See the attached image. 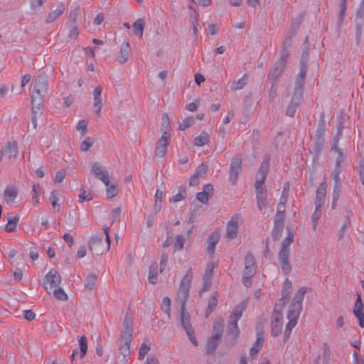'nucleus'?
Segmentation results:
<instances>
[{"label": "nucleus", "mask_w": 364, "mask_h": 364, "mask_svg": "<svg viewBox=\"0 0 364 364\" xmlns=\"http://www.w3.org/2000/svg\"><path fill=\"white\" fill-rule=\"evenodd\" d=\"M284 218V214L279 213L277 212L276 214V216H275V219H274L275 226L282 227L283 225Z\"/></svg>", "instance_id": "nucleus-62"}, {"label": "nucleus", "mask_w": 364, "mask_h": 364, "mask_svg": "<svg viewBox=\"0 0 364 364\" xmlns=\"http://www.w3.org/2000/svg\"><path fill=\"white\" fill-rule=\"evenodd\" d=\"M353 312L355 317L358 319V326L360 328H364L363 304L360 294L358 295Z\"/></svg>", "instance_id": "nucleus-18"}, {"label": "nucleus", "mask_w": 364, "mask_h": 364, "mask_svg": "<svg viewBox=\"0 0 364 364\" xmlns=\"http://www.w3.org/2000/svg\"><path fill=\"white\" fill-rule=\"evenodd\" d=\"M218 294L215 292L213 294L211 295V296L209 299L208 301V309L206 313V316L208 317L212 311L214 310V309L216 307L218 304Z\"/></svg>", "instance_id": "nucleus-37"}, {"label": "nucleus", "mask_w": 364, "mask_h": 364, "mask_svg": "<svg viewBox=\"0 0 364 364\" xmlns=\"http://www.w3.org/2000/svg\"><path fill=\"white\" fill-rule=\"evenodd\" d=\"M293 240H294V233L292 231L289 230L287 237H285V239L284 240V241L282 243L281 248L290 250L289 246L292 243Z\"/></svg>", "instance_id": "nucleus-42"}, {"label": "nucleus", "mask_w": 364, "mask_h": 364, "mask_svg": "<svg viewBox=\"0 0 364 364\" xmlns=\"http://www.w3.org/2000/svg\"><path fill=\"white\" fill-rule=\"evenodd\" d=\"M102 92V88L101 86L96 87L93 90V107L95 114L97 117L101 116V110L103 107Z\"/></svg>", "instance_id": "nucleus-13"}, {"label": "nucleus", "mask_w": 364, "mask_h": 364, "mask_svg": "<svg viewBox=\"0 0 364 364\" xmlns=\"http://www.w3.org/2000/svg\"><path fill=\"white\" fill-rule=\"evenodd\" d=\"M168 139L169 137L167 134V130H164L163 134L159 139L156 147L155 154L156 156L161 158L165 156L167 151Z\"/></svg>", "instance_id": "nucleus-16"}, {"label": "nucleus", "mask_w": 364, "mask_h": 364, "mask_svg": "<svg viewBox=\"0 0 364 364\" xmlns=\"http://www.w3.org/2000/svg\"><path fill=\"white\" fill-rule=\"evenodd\" d=\"M256 269L255 257L251 254H247L245 258V270L242 277V282L245 286L250 285V279L255 274Z\"/></svg>", "instance_id": "nucleus-8"}, {"label": "nucleus", "mask_w": 364, "mask_h": 364, "mask_svg": "<svg viewBox=\"0 0 364 364\" xmlns=\"http://www.w3.org/2000/svg\"><path fill=\"white\" fill-rule=\"evenodd\" d=\"M291 289H292L291 282L288 279H286V280L284 282L283 288H282V300L284 301L289 297V296L291 293Z\"/></svg>", "instance_id": "nucleus-32"}, {"label": "nucleus", "mask_w": 364, "mask_h": 364, "mask_svg": "<svg viewBox=\"0 0 364 364\" xmlns=\"http://www.w3.org/2000/svg\"><path fill=\"white\" fill-rule=\"evenodd\" d=\"M282 314L281 310H277V306L274 309L272 318V333L277 336L282 331Z\"/></svg>", "instance_id": "nucleus-15"}, {"label": "nucleus", "mask_w": 364, "mask_h": 364, "mask_svg": "<svg viewBox=\"0 0 364 364\" xmlns=\"http://www.w3.org/2000/svg\"><path fill=\"white\" fill-rule=\"evenodd\" d=\"M247 79L245 75L240 78L237 82H234L230 85L231 90H241L246 85Z\"/></svg>", "instance_id": "nucleus-44"}, {"label": "nucleus", "mask_w": 364, "mask_h": 364, "mask_svg": "<svg viewBox=\"0 0 364 364\" xmlns=\"http://www.w3.org/2000/svg\"><path fill=\"white\" fill-rule=\"evenodd\" d=\"M19 221V216L14 215L8 218L7 224L6 225V230L8 232L15 231L16 225Z\"/></svg>", "instance_id": "nucleus-31"}, {"label": "nucleus", "mask_w": 364, "mask_h": 364, "mask_svg": "<svg viewBox=\"0 0 364 364\" xmlns=\"http://www.w3.org/2000/svg\"><path fill=\"white\" fill-rule=\"evenodd\" d=\"M326 193V184L325 183H321L318 186L316 191V196L315 205L318 206H322L325 201Z\"/></svg>", "instance_id": "nucleus-25"}, {"label": "nucleus", "mask_w": 364, "mask_h": 364, "mask_svg": "<svg viewBox=\"0 0 364 364\" xmlns=\"http://www.w3.org/2000/svg\"><path fill=\"white\" fill-rule=\"evenodd\" d=\"M303 87L301 85H296L294 95L291 99V103L299 105L302 98Z\"/></svg>", "instance_id": "nucleus-34"}, {"label": "nucleus", "mask_w": 364, "mask_h": 364, "mask_svg": "<svg viewBox=\"0 0 364 364\" xmlns=\"http://www.w3.org/2000/svg\"><path fill=\"white\" fill-rule=\"evenodd\" d=\"M269 158L264 159L259 171L257 174L255 182L257 204L259 210H262L266 206L267 192L262 187V184L266 178L269 169Z\"/></svg>", "instance_id": "nucleus-2"}, {"label": "nucleus", "mask_w": 364, "mask_h": 364, "mask_svg": "<svg viewBox=\"0 0 364 364\" xmlns=\"http://www.w3.org/2000/svg\"><path fill=\"white\" fill-rule=\"evenodd\" d=\"M306 291L307 289L306 287H301L294 296L293 301L289 306L287 314V319L289 321L286 326L284 335L285 340L289 338L291 330L297 323V320L302 309L304 296Z\"/></svg>", "instance_id": "nucleus-1"}, {"label": "nucleus", "mask_w": 364, "mask_h": 364, "mask_svg": "<svg viewBox=\"0 0 364 364\" xmlns=\"http://www.w3.org/2000/svg\"><path fill=\"white\" fill-rule=\"evenodd\" d=\"M51 294L59 301H66L68 299V295L63 291V289L58 287L52 291Z\"/></svg>", "instance_id": "nucleus-36"}, {"label": "nucleus", "mask_w": 364, "mask_h": 364, "mask_svg": "<svg viewBox=\"0 0 364 364\" xmlns=\"http://www.w3.org/2000/svg\"><path fill=\"white\" fill-rule=\"evenodd\" d=\"M149 346L145 343H142L139 350V359H144V356L149 353Z\"/></svg>", "instance_id": "nucleus-57"}, {"label": "nucleus", "mask_w": 364, "mask_h": 364, "mask_svg": "<svg viewBox=\"0 0 364 364\" xmlns=\"http://www.w3.org/2000/svg\"><path fill=\"white\" fill-rule=\"evenodd\" d=\"M61 278L57 271L54 269L50 270L46 275L43 280V287L48 294L51 295L54 289L60 287Z\"/></svg>", "instance_id": "nucleus-9"}, {"label": "nucleus", "mask_w": 364, "mask_h": 364, "mask_svg": "<svg viewBox=\"0 0 364 364\" xmlns=\"http://www.w3.org/2000/svg\"><path fill=\"white\" fill-rule=\"evenodd\" d=\"M241 220L240 214L234 215L227 223L226 237L232 240L236 237Z\"/></svg>", "instance_id": "nucleus-12"}, {"label": "nucleus", "mask_w": 364, "mask_h": 364, "mask_svg": "<svg viewBox=\"0 0 364 364\" xmlns=\"http://www.w3.org/2000/svg\"><path fill=\"white\" fill-rule=\"evenodd\" d=\"M331 356V350L328 344L323 343L322 344V357L323 359V364H328Z\"/></svg>", "instance_id": "nucleus-41"}, {"label": "nucleus", "mask_w": 364, "mask_h": 364, "mask_svg": "<svg viewBox=\"0 0 364 364\" xmlns=\"http://www.w3.org/2000/svg\"><path fill=\"white\" fill-rule=\"evenodd\" d=\"M211 279L212 277H206V276H203V287L201 291H205L208 290L211 286Z\"/></svg>", "instance_id": "nucleus-58"}, {"label": "nucleus", "mask_w": 364, "mask_h": 364, "mask_svg": "<svg viewBox=\"0 0 364 364\" xmlns=\"http://www.w3.org/2000/svg\"><path fill=\"white\" fill-rule=\"evenodd\" d=\"M109 228H104V232L106 236L105 244L102 242V235L101 234L93 235L89 242V249L92 254L96 255H102L107 252L110 248V238L109 235Z\"/></svg>", "instance_id": "nucleus-3"}, {"label": "nucleus", "mask_w": 364, "mask_h": 364, "mask_svg": "<svg viewBox=\"0 0 364 364\" xmlns=\"http://www.w3.org/2000/svg\"><path fill=\"white\" fill-rule=\"evenodd\" d=\"M87 128V122L84 119L80 120L76 127L77 130L81 132L82 136L86 134Z\"/></svg>", "instance_id": "nucleus-52"}, {"label": "nucleus", "mask_w": 364, "mask_h": 364, "mask_svg": "<svg viewBox=\"0 0 364 364\" xmlns=\"http://www.w3.org/2000/svg\"><path fill=\"white\" fill-rule=\"evenodd\" d=\"M6 151L11 157H16L18 154V146L16 141L9 142L6 146Z\"/></svg>", "instance_id": "nucleus-40"}, {"label": "nucleus", "mask_w": 364, "mask_h": 364, "mask_svg": "<svg viewBox=\"0 0 364 364\" xmlns=\"http://www.w3.org/2000/svg\"><path fill=\"white\" fill-rule=\"evenodd\" d=\"M92 199V196L90 193H87L85 190H81L80 193L79 194V201L80 203H84L85 201H89Z\"/></svg>", "instance_id": "nucleus-54"}, {"label": "nucleus", "mask_w": 364, "mask_h": 364, "mask_svg": "<svg viewBox=\"0 0 364 364\" xmlns=\"http://www.w3.org/2000/svg\"><path fill=\"white\" fill-rule=\"evenodd\" d=\"M186 196V191L185 189L181 190L177 194H176L173 198L171 199V201L173 202H179L184 199Z\"/></svg>", "instance_id": "nucleus-60"}, {"label": "nucleus", "mask_w": 364, "mask_h": 364, "mask_svg": "<svg viewBox=\"0 0 364 364\" xmlns=\"http://www.w3.org/2000/svg\"><path fill=\"white\" fill-rule=\"evenodd\" d=\"M162 308L168 318H171V299L165 296L162 300Z\"/></svg>", "instance_id": "nucleus-45"}, {"label": "nucleus", "mask_w": 364, "mask_h": 364, "mask_svg": "<svg viewBox=\"0 0 364 364\" xmlns=\"http://www.w3.org/2000/svg\"><path fill=\"white\" fill-rule=\"evenodd\" d=\"M134 321L132 316L127 314L123 323V330L121 336L124 339V347L127 348V351L129 350V346L131 343V337L132 336Z\"/></svg>", "instance_id": "nucleus-10"}, {"label": "nucleus", "mask_w": 364, "mask_h": 364, "mask_svg": "<svg viewBox=\"0 0 364 364\" xmlns=\"http://www.w3.org/2000/svg\"><path fill=\"white\" fill-rule=\"evenodd\" d=\"M47 92V84L44 77H38L34 83L33 91L31 96V104L35 108L43 106L44 95Z\"/></svg>", "instance_id": "nucleus-4"}, {"label": "nucleus", "mask_w": 364, "mask_h": 364, "mask_svg": "<svg viewBox=\"0 0 364 364\" xmlns=\"http://www.w3.org/2000/svg\"><path fill=\"white\" fill-rule=\"evenodd\" d=\"M157 267L151 266L149 269L148 279L151 284H156L158 275Z\"/></svg>", "instance_id": "nucleus-43"}, {"label": "nucleus", "mask_w": 364, "mask_h": 364, "mask_svg": "<svg viewBox=\"0 0 364 364\" xmlns=\"http://www.w3.org/2000/svg\"><path fill=\"white\" fill-rule=\"evenodd\" d=\"M341 130H339L336 134L335 141L333 142V146H332V150L336 151L338 154V157H339V159L336 161V168L334 169V171L332 173V176H333V178L334 179L335 183H342V179L340 177V173H341L340 164H341V161L343 160V159H342L343 154H342L341 151L337 147V143L341 137Z\"/></svg>", "instance_id": "nucleus-11"}, {"label": "nucleus", "mask_w": 364, "mask_h": 364, "mask_svg": "<svg viewBox=\"0 0 364 364\" xmlns=\"http://www.w3.org/2000/svg\"><path fill=\"white\" fill-rule=\"evenodd\" d=\"M194 118L192 117L185 118L180 124L179 129L181 130H185L188 127H191L194 123Z\"/></svg>", "instance_id": "nucleus-51"}, {"label": "nucleus", "mask_w": 364, "mask_h": 364, "mask_svg": "<svg viewBox=\"0 0 364 364\" xmlns=\"http://www.w3.org/2000/svg\"><path fill=\"white\" fill-rule=\"evenodd\" d=\"M290 250L282 249L279 252V261L282 271L284 273H289L291 271V264L289 263Z\"/></svg>", "instance_id": "nucleus-17"}, {"label": "nucleus", "mask_w": 364, "mask_h": 364, "mask_svg": "<svg viewBox=\"0 0 364 364\" xmlns=\"http://www.w3.org/2000/svg\"><path fill=\"white\" fill-rule=\"evenodd\" d=\"M213 185L211 183H207L203 186V191L196 194V199L199 202L206 204L209 198L213 196Z\"/></svg>", "instance_id": "nucleus-19"}, {"label": "nucleus", "mask_w": 364, "mask_h": 364, "mask_svg": "<svg viewBox=\"0 0 364 364\" xmlns=\"http://www.w3.org/2000/svg\"><path fill=\"white\" fill-rule=\"evenodd\" d=\"M192 279L193 271L191 269H189L183 277L177 292V299L181 304H186V303L189 296Z\"/></svg>", "instance_id": "nucleus-6"}, {"label": "nucleus", "mask_w": 364, "mask_h": 364, "mask_svg": "<svg viewBox=\"0 0 364 364\" xmlns=\"http://www.w3.org/2000/svg\"><path fill=\"white\" fill-rule=\"evenodd\" d=\"M208 170V166L207 164H200L198 168L196 169V171H195V173L200 178H202L203 177L207 171Z\"/></svg>", "instance_id": "nucleus-53"}, {"label": "nucleus", "mask_w": 364, "mask_h": 364, "mask_svg": "<svg viewBox=\"0 0 364 364\" xmlns=\"http://www.w3.org/2000/svg\"><path fill=\"white\" fill-rule=\"evenodd\" d=\"M97 277L94 274H90L87 276L86 279L85 287L88 289H92L96 283Z\"/></svg>", "instance_id": "nucleus-49"}, {"label": "nucleus", "mask_w": 364, "mask_h": 364, "mask_svg": "<svg viewBox=\"0 0 364 364\" xmlns=\"http://www.w3.org/2000/svg\"><path fill=\"white\" fill-rule=\"evenodd\" d=\"M168 259V255H161V260H160V269H159L160 272H162L166 269Z\"/></svg>", "instance_id": "nucleus-64"}, {"label": "nucleus", "mask_w": 364, "mask_h": 364, "mask_svg": "<svg viewBox=\"0 0 364 364\" xmlns=\"http://www.w3.org/2000/svg\"><path fill=\"white\" fill-rule=\"evenodd\" d=\"M305 75H306V69H305L304 66L302 65L301 70L296 77V85H301L303 87Z\"/></svg>", "instance_id": "nucleus-50"}, {"label": "nucleus", "mask_w": 364, "mask_h": 364, "mask_svg": "<svg viewBox=\"0 0 364 364\" xmlns=\"http://www.w3.org/2000/svg\"><path fill=\"white\" fill-rule=\"evenodd\" d=\"M4 194L7 202H13L17 196V191L14 186H8L4 190Z\"/></svg>", "instance_id": "nucleus-30"}, {"label": "nucleus", "mask_w": 364, "mask_h": 364, "mask_svg": "<svg viewBox=\"0 0 364 364\" xmlns=\"http://www.w3.org/2000/svg\"><path fill=\"white\" fill-rule=\"evenodd\" d=\"M78 342L80 348V356L82 358L86 354L87 350V341L86 337L84 336H80L78 339Z\"/></svg>", "instance_id": "nucleus-39"}, {"label": "nucleus", "mask_w": 364, "mask_h": 364, "mask_svg": "<svg viewBox=\"0 0 364 364\" xmlns=\"http://www.w3.org/2000/svg\"><path fill=\"white\" fill-rule=\"evenodd\" d=\"M106 186V196L108 198H114L118 193V190L116 186L112 183H110L109 180H108L107 183H105Z\"/></svg>", "instance_id": "nucleus-35"}, {"label": "nucleus", "mask_w": 364, "mask_h": 364, "mask_svg": "<svg viewBox=\"0 0 364 364\" xmlns=\"http://www.w3.org/2000/svg\"><path fill=\"white\" fill-rule=\"evenodd\" d=\"M185 239L183 236L178 235L176 237L174 247L176 250H181L183 247Z\"/></svg>", "instance_id": "nucleus-56"}, {"label": "nucleus", "mask_w": 364, "mask_h": 364, "mask_svg": "<svg viewBox=\"0 0 364 364\" xmlns=\"http://www.w3.org/2000/svg\"><path fill=\"white\" fill-rule=\"evenodd\" d=\"M131 53V46L129 43L127 41H124L120 47V50L119 53V55L117 57L118 60L121 63H125L129 58V54Z\"/></svg>", "instance_id": "nucleus-22"}, {"label": "nucleus", "mask_w": 364, "mask_h": 364, "mask_svg": "<svg viewBox=\"0 0 364 364\" xmlns=\"http://www.w3.org/2000/svg\"><path fill=\"white\" fill-rule=\"evenodd\" d=\"M228 336L232 340H235L240 333V330L237 326V322L230 321L228 329Z\"/></svg>", "instance_id": "nucleus-29"}, {"label": "nucleus", "mask_w": 364, "mask_h": 364, "mask_svg": "<svg viewBox=\"0 0 364 364\" xmlns=\"http://www.w3.org/2000/svg\"><path fill=\"white\" fill-rule=\"evenodd\" d=\"M92 174H93L97 178L102 181L104 183H107L109 177L108 173L105 168L97 162H95L92 165L90 170Z\"/></svg>", "instance_id": "nucleus-14"}, {"label": "nucleus", "mask_w": 364, "mask_h": 364, "mask_svg": "<svg viewBox=\"0 0 364 364\" xmlns=\"http://www.w3.org/2000/svg\"><path fill=\"white\" fill-rule=\"evenodd\" d=\"M263 343V336L260 333H257V339L250 350V355L254 358L261 349Z\"/></svg>", "instance_id": "nucleus-27"}, {"label": "nucleus", "mask_w": 364, "mask_h": 364, "mask_svg": "<svg viewBox=\"0 0 364 364\" xmlns=\"http://www.w3.org/2000/svg\"><path fill=\"white\" fill-rule=\"evenodd\" d=\"M220 235L218 232H212L208 239L207 251L209 254H213L216 244L219 241Z\"/></svg>", "instance_id": "nucleus-26"}, {"label": "nucleus", "mask_w": 364, "mask_h": 364, "mask_svg": "<svg viewBox=\"0 0 364 364\" xmlns=\"http://www.w3.org/2000/svg\"><path fill=\"white\" fill-rule=\"evenodd\" d=\"M65 9V5L63 3L60 4L55 10L48 13L46 18V23H53L63 14Z\"/></svg>", "instance_id": "nucleus-23"}, {"label": "nucleus", "mask_w": 364, "mask_h": 364, "mask_svg": "<svg viewBox=\"0 0 364 364\" xmlns=\"http://www.w3.org/2000/svg\"><path fill=\"white\" fill-rule=\"evenodd\" d=\"M214 267H215V264L213 262L208 263L206 265L205 274L203 276H206V277H213Z\"/></svg>", "instance_id": "nucleus-61"}, {"label": "nucleus", "mask_w": 364, "mask_h": 364, "mask_svg": "<svg viewBox=\"0 0 364 364\" xmlns=\"http://www.w3.org/2000/svg\"><path fill=\"white\" fill-rule=\"evenodd\" d=\"M223 333V322L220 321H215L213 324L212 336L209 338L206 343L207 352L208 353H212L215 350L220 343Z\"/></svg>", "instance_id": "nucleus-5"}, {"label": "nucleus", "mask_w": 364, "mask_h": 364, "mask_svg": "<svg viewBox=\"0 0 364 364\" xmlns=\"http://www.w3.org/2000/svg\"><path fill=\"white\" fill-rule=\"evenodd\" d=\"M316 205L315 211L312 215L313 228L315 230L318 225V220L321 216V208L322 206Z\"/></svg>", "instance_id": "nucleus-47"}, {"label": "nucleus", "mask_w": 364, "mask_h": 364, "mask_svg": "<svg viewBox=\"0 0 364 364\" xmlns=\"http://www.w3.org/2000/svg\"><path fill=\"white\" fill-rule=\"evenodd\" d=\"M242 161L240 158H235L232 159L230 169V180L235 183L237 179L241 170Z\"/></svg>", "instance_id": "nucleus-20"}, {"label": "nucleus", "mask_w": 364, "mask_h": 364, "mask_svg": "<svg viewBox=\"0 0 364 364\" xmlns=\"http://www.w3.org/2000/svg\"><path fill=\"white\" fill-rule=\"evenodd\" d=\"M247 306L246 301H242L237 306H236L230 315V321L237 322L241 318L243 311L245 310Z\"/></svg>", "instance_id": "nucleus-24"}, {"label": "nucleus", "mask_w": 364, "mask_h": 364, "mask_svg": "<svg viewBox=\"0 0 364 364\" xmlns=\"http://www.w3.org/2000/svg\"><path fill=\"white\" fill-rule=\"evenodd\" d=\"M286 64V57L282 56L272 68L268 75L269 79L276 80L282 73V71Z\"/></svg>", "instance_id": "nucleus-21"}, {"label": "nucleus", "mask_w": 364, "mask_h": 364, "mask_svg": "<svg viewBox=\"0 0 364 364\" xmlns=\"http://www.w3.org/2000/svg\"><path fill=\"white\" fill-rule=\"evenodd\" d=\"M42 107L43 106H41L38 109V108H35V105H32L33 114H32L31 122H32V124H33L34 128H36L37 127V119L41 113Z\"/></svg>", "instance_id": "nucleus-48"}, {"label": "nucleus", "mask_w": 364, "mask_h": 364, "mask_svg": "<svg viewBox=\"0 0 364 364\" xmlns=\"http://www.w3.org/2000/svg\"><path fill=\"white\" fill-rule=\"evenodd\" d=\"M58 200L59 198L57 196V194L54 191H52L50 196V201L51 203L53 208H55L56 206L58 205Z\"/></svg>", "instance_id": "nucleus-63"}, {"label": "nucleus", "mask_w": 364, "mask_h": 364, "mask_svg": "<svg viewBox=\"0 0 364 364\" xmlns=\"http://www.w3.org/2000/svg\"><path fill=\"white\" fill-rule=\"evenodd\" d=\"M120 215L121 208L119 207L114 208L110 213V218L112 220V222L114 223L115 221L119 220Z\"/></svg>", "instance_id": "nucleus-55"}, {"label": "nucleus", "mask_w": 364, "mask_h": 364, "mask_svg": "<svg viewBox=\"0 0 364 364\" xmlns=\"http://www.w3.org/2000/svg\"><path fill=\"white\" fill-rule=\"evenodd\" d=\"M341 190V183H335L333 191V202L332 207H334L337 205L338 200L340 196V192Z\"/></svg>", "instance_id": "nucleus-38"}, {"label": "nucleus", "mask_w": 364, "mask_h": 364, "mask_svg": "<svg viewBox=\"0 0 364 364\" xmlns=\"http://www.w3.org/2000/svg\"><path fill=\"white\" fill-rule=\"evenodd\" d=\"M181 322L190 341L195 346H198V341L194 334V329L191 323V315L186 309V304H181Z\"/></svg>", "instance_id": "nucleus-7"}, {"label": "nucleus", "mask_w": 364, "mask_h": 364, "mask_svg": "<svg viewBox=\"0 0 364 364\" xmlns=\"http://www.w3.org/2000/svg\"><path fill=\"white\" fill-rule=\"evenodd\" d=\"M144 21L141 18L137 19L132 25L133 34L141 38L144 32Z\"/></svg>", "instance_id": "nucleus-28"}, {"label": "nucleus", "mask_w": 364, "mask_h": 364, "mask_svg": "<svg viewBox=\"0 0 364 364\" xmlns=\"http://www.w3.org/2000/svg\"><path fill=\"white\" fill-rule=\"evenodd\" d=\"M209 136L205 132H202L200 135L196 136L193 140V144L196 146H203L208 141Z\"/></svg>", "instance_id": "nucleus-33"}, {"label": "nucleus", "mask_w": 364, "mask_h": 364, "mask_svg": "<svg viewBox=\"0 0 364 364\" xmlns=\"http://www.w3.org/2000/svg\"><path fill=\"white\" fill-rule=\"evenodd\" d=\"M93 145V140L90 137H86L80 144V149L82 151H87Z\"/></svg>", "instance_id": "nucleus-46"}, {"label": "nucleus", "mask_w": 364, "mask_h": 364, "mask_svg": "<svg viewBox=\"0 0 364 364\" xmlns=\"http://www.w3.org/2000/svg\"><path fill=\"white\" fill-rule=\"evenodd\" d=\"M288 192H289V185H287L284 187L279 203L284 204L287 201V197H288Z\"/></svg>", "instance_id": "nucleus-59"}]
</instances>
